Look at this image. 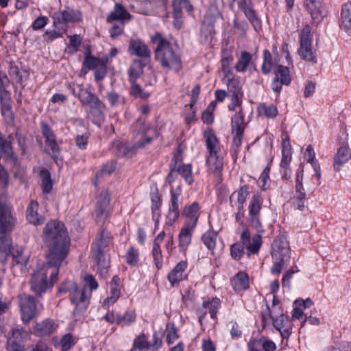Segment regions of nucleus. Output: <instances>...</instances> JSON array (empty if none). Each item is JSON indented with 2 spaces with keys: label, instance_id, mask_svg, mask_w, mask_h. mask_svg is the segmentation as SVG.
I'll return each mask as SVG.
<instances>
[{
  "label": "nucleus",
  "instance_id": "obj_38",
  "mask_svg": "<svg viewBox=\"0 0 351 351\" xmlns=\"http://www.w3.org/2000/svg\"><path fill=\"white\" fill-rule=\"evenodd\" d=\"M276 64H279V58L278 56L272 58L270 52L265 49L263 51V62L261 69L263 73L268 74L271 69L276 67Z\"/></svg>",
  "mask_w": 351,
  "mask_h": 351
},
{
  "label": "nucleus",
  "instance_id": "obj_64",
  "mask_svg": "<svg viewBox=\"0 0 351 351\" xmlns=\"http://www.w3.org/2000/svg\"><path fill=\"white\" fill-rule=\"evenodd\" d=\"M263 341V338H251L247 343L249 351H261Z\"/></svg>",
  "mask_w": 351,
  "mask_h": 351
},
{
  "label": "nucleus",
  "instance_id": "obj_13",
  "mask_svg": "<svg viewBox=\"0 0 351 351\" xmlns=\"http://www.w3.org/2000/svg\"><path fill=\"white\" fill-rule=\"evenodd\" d=\"M22 320L29 322L36 315V304L34 297L21 294L19 295Z\"/></svg>",
  "mask_w": 351,
  "mask_h": 351
},
{
  "label": "nucleus",
  "instance_id": "obj_11",
  "mask_svg": "<svg viewBox=\"0 0 351 351\" xmlns=\"http://www.w3.org/2000/svg\"><path fill=\"white\" fill-rule=\"evenodd\" d=\"M244 117V114L241 108L232 117L231 128L234 135L233 145L236 147H239L242 143L243 134L245 128Z\"/></svg>",
  "mask_w": 351,
  "mask_h": 351
},
{
  "label": "nucleus",
  "instance_id": "obj_5",
  "mask_svg": "<svg viewBox=\"0 0 351 351\" xmlns=\"http://www.w3.org/2000/svg\"><path fill=\"white\" fill-rule=\"evenodd\" d=\"M16 223L11 206L0 202V250H10V241L7 233L12 231Z\"/></svg>",
  "mask_w": 351,
  "mask_h": 351
},
{
  "label": "nucleus",
  "instance_id": "obj_15",
  "mask_svg": "<svg viewBox=\"0 0 351 351\" xmlns=\"http://www.w3.org/2000/svg\"><path fill=\"white\" fill-rule=\"evenodd\" d=\"M41 131L43 137L45 139L47 145L50 147L51 152L49 154L53 158H58L60 152V148L57 142L56 136L52 129L46 123H41Z\"/></svg>",
  "mask_w": 351,
  "mask_h": 351
},
{
  "label": "nucleus",
  "instance_id": "obj_6",
  "mask_svg": "<svg viewBox=\"0 0 351 351\" xmlns=\"http://www.w3.org/2000/svg\"><path fill=\"white\" fill-rule=\"evenodd\" d=\"M132 130L134 133L135 142L134 148H143L150 144L154 139L158 136L156 129L146 124L145 121L139 119L132 126Z\"/></svg>",
  "mask_w": 351,
  "mask_h": 351
},
{
  "label": "nucleus",
  "instance_id": "obj_24",
  "mask_svg": "<svg viewBox=\"0 0 351 351\" xmlns=\"http://www.w3.org/2000/svg\"><path fill=\"white\" fill-rule=\"evenodd\" d=\"M187 265L188 264L186 261H182L177 263V265L168 274V280L171 283V286H174L186 278V269L187 268Z\"/></svg>",
  "mask_w": 351,
  "mask_h": 351
},
{
  "label": "nucleus",
  "instance_id": "obj_35",
  "mask_svg": "<svg viewBox=\"0 0 351 351\" xmlns=\"http://www.w3.org/2000/svg\"><path fill=\"white\" fill-rule=\"evenodd\" d=\"M341 27L348 34L351 35V3H345L341 9Z\"/></svg>",
  "mask_w": 351,
  "mask_h": 351
},
{
  "label": "nucleus",
  "instance_id": "obj_40",
  "mask_svg": "<svg viewBox=\"0 0 351 351\" xmlns=\"http://www.w3.org/2000/svg\"><path fill=\"white\" fill-rule=\"evenodd\" d=\"M275 75L274 78H278L281 83L285 84V86L289 85L291 82V77L289 69L287 66L281 64H276V67L274 69Z\"/></svg>",
  "mask_w": 351,
  "mask_h": 351
},
{
  "label": "nucleus",
  "instance_id": "obj_14",
  "mask_svg": "<svg viewBox=\"0 0 351 351\" xmlns=\"http://www.w3.org/2000/svg\"><path fill=\"white\" fill-rule=\"evenodd\" d=\"M170 204L169 211L167 216L168 223H173L180 216L179 204L182 199V189L180 186H178L176 189L173 187L170 190Z\"/></svg>",
  "mask_w": 351,
  "mask_h": 351
},
{
  "label": "nucleus",
  "instance_id": "obj_20",
  "mask_svg": "<svg viewBox=\"0 0 351 351\" xmlns=\"http://www.w3.org/2000/svg\"><path fill=\"white\" fill-rule=\"evenodd\" d=\"M128 51L131 55L138 57L141 60H149L151 58L150 49L141 39H132L129 43Z\"/></svg>",
  "mask_w": 351,
  "mask_h": 351
},
{
  "label": "nucleus",
  "instance_id": "obj_12",
  "mask_svg": "<svg viewBox=\"0 0 351 351\" xmlns=\"http://www.w3.org/2000/svg\"><path fill=\"white\" fill-rule=\"evenodd\" d=\"M240 239L244 247L247 250L248 256L252 254L258 252L262 245V237L260 234H256L252 237L248 228H245L241 234Z\"/></svg>",
  "mask_w": 351,
  "mask_h": 351
},
{
  "label": "nucleus",
  "instance_id": "obj_49",
  "mask_svg": "<svg viewBox=\"0 0 351 351\" xmlns=\"http://www.w3.org/2000/svg\"><path fill=\"white\" fill-rule=\"evenodd\" d=\"M136 319V315L134 311H127L123 315H119L117 325L125 327L134 323Z\"/></svg>",
  "mask_w": 351,
  "mask_h": 351
},
{
  "label": "nucleus",
  "instance_id": "obj_7",
  "mask_svg": "<svg viewBox=\"0 0 351 351\" xmlns=\"http://www.w3.org/2000/svg\"><path fill=\"white\" fill-rule=\"evenodd\" d=\"M53 25L58 29H62L66 32L67 29L66 24L69 23H79L83 20L82 12L74 8L64 6L59 13L54 14L53 16Z\"/></svg>",
  "mask_w": 351,
  "mask_h": 351
},
{
  "label": "nucleus",
  "instance_id": "obj_52",
  "mask_svg": "<svg viewBox=\"0 0 351 351\" xmlns=\"http://www.w3.org/2000/svg\"><path fill=\"white\" fill-rule=\"evenodd\" d=\"M40 176L42 179L41 186L43 192L45 193H49L53 186L50 173L47 169H42L40 171Z\"/></svg>",
  "mask_w": 351,
  "mask_h": 351
},
{
  "label": "nucleus",
  "instance_id": "obj_57",
  "mask_svg": "<svg viewBox=\"0 0 351 351\" xmlns=\"http://www.w3.org/2000/svg\"><path fill=\"white\" fill-rule=\"evenodd\" d=\"M82 38L78 34H74L69 36V49L72 53H75L78 51L79 47L82 44Z\"/></svg>",
  "mask_w": 351,
  "mask_h": 351
},
{
  "label": "nucleus",
  "instance_id": "obj_51",
  "mask_svg": "<svg viewBox=\"0 0 351 351\" xmlns=\"http://www.w3.org/2000/svg\"><path fill=\"white\" fill-rule=\"evenodd\" d=\"M217 234L213 231H207L202 236V241L206 248L212 252L216 247Z\"/></svg>",
  "mask_w": 351,
  "mask_h": 351
},
{
  "label": "nucleus",
  "instance_id": "obj_31",
  "mask_svg": "<svg viewBox=\"0 0 351 351\" xmlns=\"http://www.w3.org/2000/svg\"><path fill=\"white\" fill-rule=\"evenodd\" d=\"M249 195V188L247 186H243L237 192H234L230 197L231 205L232 208H239L243 210L244 203Z\"/></svg>",
  "mask_w": 351,
  "mask_h": 351
},
{
  "label": "nucleus",
  "instance_id": "obj_17",
  "mask_svg": "<svg viewBox=\"0 0 351 351\" xmlns=\"http://www.w3.org/2000/svg\"><path fill=\"white\" fill-rule=\"evenodd\" d=\"M27 333L23 328H14L12 336L8 339V349L9 351H24L25 339Z\"/></svg>",
  "mask_w": 351,
  "mask_h": 351
},
{
  "label": "nucleus",
  "instance_id": "obj_45",
  "mask_svg": "<svg viewBox=\"0 0 351 351\" xmlns=\"http://www.w3.org/2000/svg\"><path fill=\"white\" fill-rule=\"evenodd\" d=\"M221 306V301L219 298H214L210 300L204 301L202 308L208 309L212 319H215L217 313Z\"/></svg>",
  "mask_w": 351,
  "mask_h": 351
},
{
  "label": "nucleus",
  "instance_id": "obj_29",
  "mask_svg": "<svg viewBox=\"0 0 351 351\" xmlns=\"http://www.w3.org/2000/svg\"><path fill=\"white\" fill-rule=\"evenodd\" d=\"M38 206L36 201L32 200L27 208V219L35 226L41 225L45 222V218L38 213Z\"/></svg>",
  "mask_w": 351,
  "mask_h": 351
},
{
  "label": "nucleus",
  "instance_id": "obj_10",
  "mask_svg": "<svg viewBox=\"0 0 351 351\" xmlns=\"http://www.w3.org/2000/svg\"><path fill=\"white\" fill-rule=\"evenodd\" d=\"M110 195L108 190H102L97 198L95 208V219L97 222H103L108 217L110 209Z\"/></svg>",
  "mask_w": 351,
  "mask_h": 351
},
{
  "label": "nucleus",
  "instance_id": "obj_54",
  "mask_svg": "<svg viewBox=\"0 0 351 351\" xmlns=\"http://www.w3.org/2000/svg\"><path fill=\"white\" fill-rule=\"evenodd\" d=\"M243 12L256 31L261 28V22L257 18L255 12L250 7L243 8Z\"/></svg>",
  "mask_w": 351,
  "mask_h": 351
},
{
  "label": "nucleus",
  "instance_id": "obj_4",
  "mask_svg": "<svg viewBox=\"0 0 351 351\" xmlns=\"http://www.w3.org/2000/svg\"><path fill=\"white\" fill-rule=\"evenodd\" d=\"M60 293H69L71 302L75 306L73 314L77 315L85 311L90 304L91 292L86 287L79 288L73 281H64L59 288Z\"/></svg>",
  "mask_w": 351,
  "mask_h": 351
},
{
  "label": "nucleus",
  "instance_id": "obj_22",
  "mask_svg": "<svg viewBox=\"0 0 351 351\" xmlns=\"http://www.w3.org/2000/svg\"><path fill=\"white\" fill-rule=\"evenodd\" d=\"M199 206L197 202L184 206L182 215L188 219L184 225L195 228L199 215Z\"/></svg>",
  "mask_w": 351,
  "mask_h": 351
},
{
  "label": "nucleus",
  "instance_id": "obj_63",
  "mask_svg": "<svg viewBox=\"0 0 351 351\" xmlns=\"http://www.w3.org/2000/svg\"><path fill=\"white\" fill-rule=\"evenodd\" d=\"M108 62L107 59L101 60V67L96 69L95 71V79L97 82H99L104 78L107 73L106 64Z\"/></svg>",
  "mask_w": 351,
  "mask_h": 351
},
{
  "label": "nucleus",
  "instance_id": "obj_53",
  "mask_svg": "<svg viewBox=\"0 0 351 351\" xmlns=\"http://www.w3.org/2000/svg\"><path fill=\"white\" fill-rule=\"evenodd\" d=\"M152 210L154 215H157L162 204L161 197L158 189L151 193Z\"/></svg>",
  "mask_w": 351,
  "mask_h": 351
},
{
  "label": "nucleus",
  "instance_id": "obj_19",
  "mask_svg": "<svg viewBox=\"0 0 351 351\" xmlns=\"http://www.w3.org/2000/svg\"><path fill=\"white\" fill-rule=\"evenodd\" d=\"M303 178L304 170L303 169L300 168L297 170L296 172L295 196L294 202V206L295 208L300 210H303L305 207L304 202L306 198V193L302 183Z\"/></svg>",
  "mask_w": 351,
  "mask_h": 351
},
{
  "label": "nucleus",
  "instance_id": "obj_60",
  "mask_svg": "<svg viewBox=\"0 0 351 351\" xmlns=\"http://www.w3.org/2000/svg\"><path fill=\"white\" fill-rule=\"evenodd\" d=\"M75 344V341L71 334H66L60 340L62 351H68Z\"/></svg>",
  "mask_w": 351,
  "mask_h": 351
},
{
  "label": "nucleus",
  "instance_id": "obj_44",
  "mask_svg": "<svg viewBox=\"0 0 351 351\" xmlns=\"http://www.w3.org/2000/svg\"><path fill=\"white\" fill-rule=\"evenodd\" d=\"M150 343L144 333L140 334L133 341V346L130 351H147L150 349Z\"/></svg>",
  "mask_w": 351,
  "mask_h": 351
},
{
  "label": "nucleus",
  "instance_id": "obj_47",
  "mask_svg": "<svg viewBox=\"0 0 351 351\" xmlns=\"http://www.w3.org/2000/svg\"><path fill=\"white\" fill-rule=\"evenodd\" d=\"M176 172L185 180L188 184L191 185L193 183L192 166L191 164H182L178 167L176 165Z\"/></svg>",
  "mask_w": 351,
  "mask_h": 351
},
{
  "label": "nucleus",
  "instance_id": "obj_56",
  "mask_svg": "<svg viewBox=\"0 0 351 351\" xmlns=\"http://www.w3.org/2000/svg\"><path fill=\"white\" fill-rule=\"evenodd\" d=\"M244 246L241 241L232 245L230 247V254L234 260H239L244 254Z\"/></svg>",
  "mask_w": 351,
  "mask_h": 351
},
{
  "label": "nucleus",
  "instance_id": "obj_1",
  "mask_svg": "<svg viewBox=\"0 0 351 351\" xmlns=\"http://www.w3.org/2000/svg\"><path fill=\"white\" fill-rule=\"evenodd\" d=\"M44 239L49 253L47 260L51 264L62 261L66 257L70 246V239L64 225L60 221L49 222L44 230Z\"/></svg>",
  "mask_w": 351,
  "mask_h": 351
},
{
  "label": "nucleus",
  "instance_id": "obj_21",
  "mask_svg": "<svg viewBox=\"0 0 351 351\" xmlns=\"http://www.w3.org/2000/svg\"><path fill=\"white\" fill-rule=\"evenodd\" d=\"M305 5L307 11L314 21L318 23L326 16L322 0H306Z\"/></svg>",
  "mask_w": 351,
  "mask_h": 351
},
{
  "label": "nucleus",
  "instance_id": "obj_62",
  "mask_svg": "<svg viewBox=\"0 0 351 351\" xmlns=\"http://www.w3.org/2000/svg\"><path fill=\"white\" fill-rule=\"evenodd\" d=\"M62 29H58L55 27L53 30H47L44 35V39L46 41H52L56 38H60L62 36Z\"/></svg>",
  "mask_w": 351,
  "mask_h": 351
},
{
  "label": "nucleus",
  "instance_id": "obj_37",
  "mask_svg": "<svg viewBox=\"0 0 351 351\" xmlns=\"http://www.w3.org/2000/svg\"><path fill=\"white\" fill-rule=\"evenodd\" d=\"M1 158H5L6 160H15L11 142L5 139L0 133V159Z\"/></svg>",
  "mask_w": 351,
  "mask_h": 351
},
{
  "label": "nucleus",
  "instance_id": "obj_28",
  "mask_svg": "<svg viewBox=\"0 0 351 351\" xmlns=\"http://www.w3.org/2000/svg\"><path fill=\"white\" fill-rule=\"evenodd\" d=\"M351 159V152L348 145L339 147L334 158L333 167L336 171L341 169V167Z\"/></svg>",
  "mask_w": 351,
  "mask_h": 351
},
{
  "label": "nucleus",
  "instance_id": "obj_34",
  "mask_svg": "<svg viewBox=\"0 0 351 351\" xmlns=\"http://www.w3.org/2000/svg\"><path fill=\"white\" fill-rule=\"evenodd\" d=\"M231 285L236 291L246 290L249 287V278L246 273L239 271L231 280Z\"/></svg>",
  "mask_w": 351,
  "mask_h": 351
},
{
  "label": "nucleus",
  "instance_id": "obj_50",
  "mask_svg": "<svg viewBox=\"0 0 351 351\" xmlns=\"http://www.w3.org/2000/svg\"><path fill=\"white\" fill-rule=\"evenodd\" d=\"M291 160V146L289 141L284 140L282 142V160L280 166H289Z\"/></svg>",
  "mask_w": 351,
  "mask_h": 351
},
{
  "label": "nucleus",
  "instance_id": "obj_9",
  "mask_svg": "<svg viewBox=\"0 0 351 351\" xmlns=\"http://www.w3.org/2000/svg\"><path fill=\"white\" fill-rule=\"evenodd\" d=\"M108 245V233L104 230L92 245L93 256L97 262L101 274H106L108 267V262L106 260L104 254Z\"/></svg>",
  "mask_w": 351,
  "mask_h": 351
},
{
  "label": "nucleus",
  "instance_id": "obj_18",
  "mask_svg": "<svg viewBox=\"0 0 351 351\" xmlns=\"http://www.w3.org/2000/svg\"><path fill=\"white\" fill-rule=\"evenodd\" d=\"M80 101L83 104L90 106L91 108L90 112L94 117H97L99 119L103 118L102 110L104 108V104L93 93L87 90L80 99Z\"/></svg>",
  "mask_w": 351,
  "mask_h": 351
},
{
  "label": "nucleus",
  "instance_id": "obj_41",
  "mask_svg": "<svg viewBox=\"0 0 351 351\" xmlns=\"http://www.w3.org/2000/svg\"><path fill=\"white\" fill-rule=\"evenodd\" d=\"M233 62V56L228 51H224L221 56V69L225 77H231L233 75V71L231 65Z\"/></svg>",
  "mask_w": 351,
  "mask_h": 351
},
{
  "label": "nucleus",
  "instance_id": "obj_8",
  "mask_svg": "<svg viewBox=\"0 0 351 351\" xmlns=\"http://www.w3.org/2000/svg\"><path fill=\"white\" fill-rule=\"evenodd\" d=\"M312 42L311 28L306 25L301 31L298 54L302 60L315 64L317 58L315 51L313 50Z\"/></svg>",
  "mask_w": 351,
  "mask_h": 351
},
{
  "label": "nucleus",
  "instance_id": "obj_30",
  "mask_svg": "<svg viewBox=\"0 0 351 351\" xmlns=\"http://www.w3.org/2000/svg\"><path fill=\"white\" fill-rule=\"evenodd\" d=\"M8 73L16 83L19 84L22 88L25 87L24 82L29 77V73L27 70L21 69L13 62H10Z\"/></svg>",
  "mask_w": 351,
  "mask_h": 351
},
{
  "label": "nucleus",
  "instance_id": "obj_32",
  "mask_svg": "<svg viewBox=\"0 0 351 351\" xmlns=\"http://www.w3.org/2000/svg\"><path fill=\"white\" fill-rule=\"evenodd\" d=\"M12 265L18 266L22 271L27 270V264L29 260V255L25 254L22 248L14 250L12 252Z\"/></svg>",
  "mask_w": 351,
  "mask_h": 351
},
{
  "label": "nucleus",
  "instance_id": "obj_61",
  "mask_svg": "<svg viewBox=\"0 0 351 351\" xmlns=\"http://www.w3.org/2000/svg\"><path fill=\"white\" fill-rule=\"evenodd\" d=\"M243 95H228L231 98V101L228 105V110L235 111L237 108H241L242 104Z\"/></svg>",
  "mask_w": 351,
  "mask_h": 351
},
{
  "label": "nucleus",
  "instance_id": "obj_43",
  "mask_svg": "<svg viewBox=\"0 0 351 351\" xmlns=\"http://www.w3.org/2000/svg\"><path fill=\"white\" fill-rule=\"evenodd\" d=\"M263 200L259 194L252 195L249 204V216H260Z\"/></svg>",
  "mask_w": 351,
  "mask_h": 351
},
{
  "label": "nucleus",
  "instance_id": "obj_58",
  "mask_svg": "<svg viewBox=\"0 0 351 351\" xmlns=\"http://www.w3.org/2000/svg\"><path fill=\"white\" fill-rule=\"evenodd\" d=\"M131 90L130 93L136 97H140L141 99H147L149 97V94L146 92H143L141 86L135 83V81L131 82Z\"/></svg>",
  "mask_w": 351,
  "mask_h": 351
},
{
  "label": "nucleus",
  "instance_id": "obj_27",
  "mask_svg": "<svg viewBox=\"0 0 351 351\" xmlns=\"http://www.w3.org/2000/svg\"><path fill=\"white\" fill-rule=\"evenodd\" d=\"M132 15L126 10L121 3H116L114 10L110 13L107 18L108 22L119 21L125 24L131 20Z\"/></svg>",
  "mask_w": 351,
  "mask_h": 351
},
{
  "label": "nucleus",
  "instance_id": "obj_3",
  "mask_svg": "<svg viewBox=\"0 0 351 351\" xmlns=\"http://www.w3.org/2000/svg\"><path fill=\"white\" fill-rule=\"evenodd\" d=\"M62 261L51 264L47 260V265L35 271L31 280V289L38 295H41L51 288L57 280L58 269Z\"/></svg>",
  "mask_w": 351,
  "mask_h": 351
},
{
  "label": "nucleus",
  "instance_id": "obj_39",
  "mask_svg": "<svg viewBox=\"0 0 351 351\" xmlns=\"http://www.w3.org/2000/svg\"><path fill=\"white\" fill-rule=\"evenodd\" d=\"M252 60V56L246 51L241 53L238 57L234 68L237 72H245L250 66Z\"/></svg>",
  "mask_w": 351,
  "mask_h": 351
},
{
  "label": "nucleus",
  "instance_id": "obj_26",
  "mask_svg": "<svg viewBox=\"0 0 351 351\" xmlns=\"http://www.w3.org/2000/svg\"><path fill=\"white\" fill-rule=\"evenodd\" d=\"M206 165L208 171L216 176H220L223 169V158L218 152L210 153L207 157Z\"/></svg>",
  "mask_w": 351,
  "mask_h": 351
},
{
  "label": "nucleus",
  "instance_id": "obj_33",
  "mask_svg": "<svg viewBox=\"0 0 351 351\" xmlns=\"http://www.w3.org/2000/svg\"><path fill=\"white\" fill-rule=\"evenodd\" d=\"M56 329V325L53 320L45 319L36 324L34 332L37 336H46L53 333Z\"/></svg>",
  "mask_w": 351,
  "mask_h": 351
},
{
  "label": "nucleus",
  "instance_id": "obj_2",
  "mask_svg": "<svg viewBox=\"0 0 351 351\" xmlns=\"http://www.w3.org/2000/svg\"><path fill=\"white\" fill-rule=\"evenodd\" d=\"M151 42L156 45L155 60L167 70L179 72L182 69L181 56L177 47L156 32L151 36Z\"/></svg>",
  "mask_w": 351,
  "mask_h": 351
},
{
  "label": "nucleus",
  "instance_id": "obj_36",
  "mask_svg": "<svg viewBox=\"0 0 351 351\" xmlns=\"http://www.w3.org/2000/svg\"><path fill=\"white\" fill-rule=\"evenodd\" d=\"M204 138L209 154L219 152V141L213 130L208 129L204 131Z\"/></svg>",
  "mask_w": 351,
  "mask_h": 351
},
{
  "label": "nucleus",
  "instance_id": "obj_55",
  "mask_svg": "<svg viewBox=\"0 0 351 351\" xmlns=\"http://www.w3.org/2000/svg\"><path fill=\"white\" fill-rule=\"evenodd\" d=\"M126 263L131 266L136 265L139 261V252L134 247H130L125 254Z\"/></svg>",
  "mask_w": 351,
  "mask_h": 351
},
{
  "label": "nucleus",
  "instance_id": "obj_48",
  "mask_svg": "<svg viewBox=\"0 0 351 351\" xmlns=\"http://www.w3.org/2000/svg\"><path fill=\"white\" fill-rule=\"evenodd\" d=\"M143 71V64L141 60H134L128 70L129 81L133 82L140 77Z\"/></svg>",
  "mask_w": 351,
  "mask_h": 351
},
{
  "label": "nucleus",
  "instance_id": "obj_16",
  "mask_svg": "<svg viewBox=\"0 0 351 351\" xmlns=\"http://www.w3.org/2000/svg\"><path fill=\"white\" fill-rule=\"evenodd\" d=\"M271 255L273 259L290 258V247L287 238L284 236L277 237L273 242Z\"/></svg>",
  "mask_w": 351,
  "mask_h": 351
},
{
  "label": "nucleus",
  "instance_id": "obj_23",
  "mask_svg": "<svg viewBox=\"0 0 351 351\" xmlns=\"http://www.w3.org/2000/svg\"><path fill=\"white\" fill-rule=\"evenodd\" d=\"M273 311L270 313V317L273 319L274 326L278 330L283 339L288 338L291 334V327L289 326V320L288 317L285 316L282 313L278 317H275L272 315Z\"/></svg>",
  "mask_w": 351,
  "mask_h": 351
},
{
  "label": "nucleus",
  "instance_id": "obj_46",
  "mask_svg": "<svg viewBox=\"0 0 351 351\" xmlns=\"http://www.w3.org/2000/svg\"><path fill=\"white\" fill-rule=\"evenodd\" d=\"M258 113L269 119L275 118L278 114V108L274 104H261L258 107Z\"/></svg>",
  "mask_w": 351,
  "mask_h": 351
},
{
  "label": "nucleus",
  "instance_id": "obj_59",
  "mask_svg": "<svg viewBox=\"0 0 351 351\" xmlns=\"http://www.w3.org/2000/svg\"><path fill=\"white\" fill-rule=\"evenodd\" d=\"M110 294L121 295L120 278L118 276H114L110 282Z\"/></svg>",
  "mask_w": 351,
  "mask_h": 351
},
{
  "label": "nucleus",
  "instance_id": "obj_42",
  "mask_svg": "<svg viewBox=\"0 0 351 351\" xmlns=\"http://www.w3.org/2000/svg\"><path fill=\"white\" fill-rule=\"evenodd\" d=\"M225 79L228 95H243L240 82L234 77V75L231 77H225Z\"/></svg>",
  "mask_w": 351,
  "mask_h": 351
},
{
  "label": "nucleus",
  "instance_id": "obj_25",
  "mask_svg": "<svg viewBox=\"0 0 351 351\" xmlns=\"http://www.w3.org/2000/svg\"><path fill=\"white\" fill-rule=\"evenodd\" d=\"M194 227L184 225L178 234V247L181 253L185 254L188 247L191 243L192 234L195 230Z\"/></svg>",
  "mask_w": 351,
  "mask_h": 351
}]
</instances>
